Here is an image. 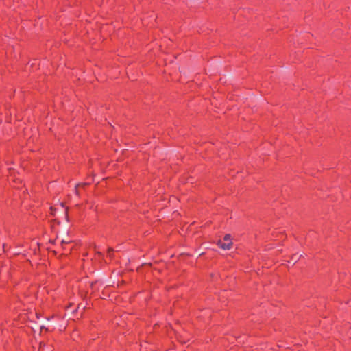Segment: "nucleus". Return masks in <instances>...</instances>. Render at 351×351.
Instances as JSON below:
<instances>
[{
    "label": "nucleus",
    "mask_w": 351,
    "mask_h": 351,
    "mask_svg": "<svg viewBox=\"0 0 351 351\" xmlns=\"http://www.w3.org/2000/svg\"><path fill=\"white\" fill-rule=\"evenodd\" d=\"M232 245H233V243L232 241H230L227 243H223V245H221V249L225 250H230L232 247Z\"/></svg>",
    "instance_id": "f257e3e1"
},
{
    "label": "nucleus",
    "mask_w": 351,
    "mask_h": 351,
    "mask_svg": "<svg viewBox=\"0 0 351 351\" xmlns=\"http://www.w3.org/2000/svg\"><path fill=\"white\" fill-rule=\"evenodd\" d=\"M223 240H224L225 241H227L228 243V242H230V241H231V240H232V237H231V235H230V234H226V235L224 236V237H223Z\"/></svg>",
    "instance_id": "f03ea898"
},
{
    "label": "nucleus",
    "mask_w": 351,
    "mask_h": 351,
    "mask_svg": "<svg viewBox=\"0 0 351 351\" xmlns=\"http://www.w3.org/2000/svg\"><path fill=\"white\" fill-rule=\"evenodd\" d=\"M71 242V241L69 240V239H62L61 240V244L62 245L68 244V243H70Z\"/></svg>",
    "instance_id": "7ed1b4c3"
},
{
    "label": "nucleus",
    "mask_w": 351,
    "mask_h": 351,
    "mask_svg": "<svg viewBox=\"0 0 351 351\" xmlns=\"http://www.w3.org/2000/svg\"><path fill=\"white\" fill-rule=\"evenodd\" d=\"M113 252V249L111 247H109L108 250V256L110 257H112V252Z\"/></svg>",
    "instance_id": "20e7f679"
},
{
    "label": "nucleus",
    "mask_w": 351,
    "mask_h": 351,
    "mask_svg": "<svg viewBox=\"0 0 351 351\" xmlns=\"http://www.w3.org/2000/svg\"><path fill=\"white\" fill-rule=\"evenodd\" d=\"M217 245L221 248V245H223V243L221 242V240H219L217 242Z\"/></svg>",
    "instance_id": "39448f33"
},
{
    "label": "nucleus",
    "mask_w": 351,
    "mask_h": 351,
    "mask_svg": "<svg viewBox=\"0 0 351 351\" xmlns=\"http://www.w3.org/2000/svg\"><path fill=\"white\" fill-rule=\"evenodd\" d=\"M298 259V257H297V255L295 254L293 257H292V260L294 261V263H295Z\"/></svg>",
    "instance_id": "423d86ee"
},
{
    "label": "nucleus",
    "mask_w": 351,
    "mask_h": 351,
    "mask_svg": "<svg viewBox=\"0 0 351 351\" xmlns=\"http://www.w3.org/2000/svg\"><path fill=\"white\" fill-rule=\"evenodd\" d=\"M3 247L5 250V244H3Z\"/></svg>",
    "instance_id": "0eeeda50"
}]
</instances>
